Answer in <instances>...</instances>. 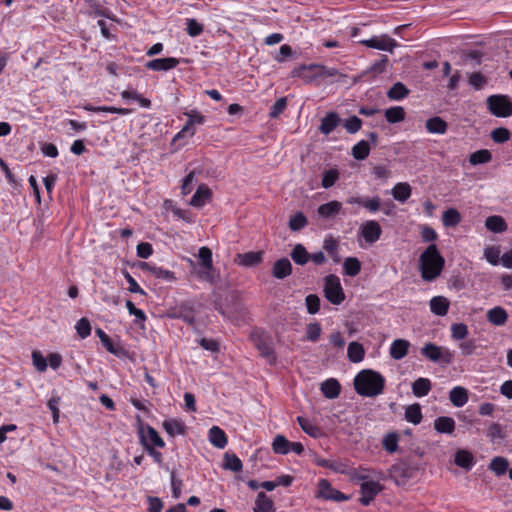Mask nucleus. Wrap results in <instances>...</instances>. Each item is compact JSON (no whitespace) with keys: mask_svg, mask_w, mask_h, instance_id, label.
Returning <instances> with one entry per match:
<instances>
[{"mask_svg":"<svg viewBox=\"0 0 512 512\" xmlns=\"http://www.w3.org/2000/svg\"><path fill=\"white\" fill-rule=\"evenodd\" d=\"M445 259L435 244H430L419 257V271L426 282L436 280L442 273Z\"/></svg>","mask_w":512,"mask_h":512,"instance_id":"f257e3e1","label":"nucleus"},{"mask_svg":"<svg viewBox=\"0 0 512 512\" xmlns=\"http://www.w3.org/2000/svg\"><path fill=\"white\" fill-rule=\"evenodd\" d=\"M353 385L360 396L376 397L383 393L385 378L377 371L363 369L355 376Z\"/></svg>","mask_w":512,"mask_h":512,"instance_id":"f03ea898","label":"nucleus"},{"mask_svg":"<svg viewBox=\"0 0 512 512\" xmlns=\"http://www.w3.org/2000/svg\"><path fill=\"white\" fill-rule=\"evenodd\" d=\"M250 338L255 348L258 350L259 355L264 358L269 365H275L277 355L272 337L264 331L254 330L250 334Z\"/></svg>","mask_w":512,"mask_h":512,"instance_id":"7ed1b4c3","label":"nucleus"},{"mask_svg":"<svg viewBox=\"0 0 512 512\" xmlns=\"http://www.w3.org/2000/svg\"><path fill=\"white\" fill-rule=\"evenodd\" d=\"M418 472V466L409 461H400L395 463L389 469V477L394 480L398 486H404L410 479L414 478Z\"/></svg>","mask_w":512,"mask_h":512,"instance_id":"20e7f679","label":"nucleus"},{"mask_svg":"<svg viewBox=\"0 0 512 512\" xmlns=\"http://www.w3.org/2000/svg\"><path fill=\"white\" fill-rule=\"evenodd\" d=\"M486 103L489 112L496 117L506 118L512 115V102L507 95H491Z\"/></svg>","mask_w":512,"mask_h":512,"instance_id":"39448f33","label":"nucleus"},{"mask_svg":"<svg viewBox=\"0 0 512 512\" xmlns=\"http://www.w3.org/2000/svg\"><path fill=\"white\" fill-rule=\"evenodd\" d=\"M421 354L425 358H427L428 360H430L431 362H434V363H441V364L448 365L453 361V354L448 348L438 346L431 342L426 343L421 348Z\"/></svg>","mask_w":512,"mask_h":512,"instance_id":"423d86ee","label":"nucleus"},{"mask_svg":"<svg viewBox=\"0 0 512 512\" xmlns=\"http://www.w3.org/2000/svg\"><path fill=\"white\" fill-rule=\"evenodd\" d=\"M324 295L334 305H339L344 301L345 294L338 276L330 274L324 278Z\"/></svg>","mask_w":512,"mask_h":512,"instance_id":"0eeeda50","label":"nucleus"},{"mask_svg":"<svg viewBox=\"0 0 512 512\" xmlns=\"http://www.w3.org/2000/svg\"><path fill=\"white\" fill-rule=\"evenodd\" d=\"M359 233L367 243L373 244L380 239L382 228L376 220H368L361 225Z\"/></svg>","mask_w":512,"mask_h":512,"instance_id":"6e6552de","label":"nucleus"},{"mask_svg":"<svg viewBox=\"0 0 512 512\" xmlns=\"http://www.w3.org/2000/svg\"><path fill=\"white\" fill-rule=\"evenodd\" d=\"M141 435L145 437L146 443H150L152 447L163 448L165 446L164 440L160 437L158 432L150 425L140 423L138 427L139 441L141 442Z\"/></svg>","mask_w":512,"mask_h":512,"instance_id":"1a4fd4ad","label":"nucleus"},{"mask_svg":"<svg viewBox=\"0 0 512 512\" xmlns=\"http://www.w3.org/2000/svg\"><path fill=\"white\" fill-rule=\"evenodd\" d=\"M263 251H249L245 253H238L235 262L244 267H255L263 261Z\"/></svg>","mask_w":512,"mask_h":512,"instance_id":"9d476101","label":"nucleus"},{"mask_svg":"<svg viewBox=\"0 0 512 512\" xmlns=\"http://www.w3.org/2000/svg\"><path fill=\"white\" fill-rule=\"evenodd\" d=\"M140 268L144 271L150 272L158 279H161V280H164L167 282H173L176 280L174 272L164 269L163 267H159L155 264L148 263V262H142V263H140Z\"/></svg>","mask_w":512,"mask_h":512,"instance_id":"9b49d317","label":"nucleus"},{"mask_svg":"<svg viewBox=\"0 0 512 512\" xmlns=\"http://www.w3.org/2000/svg\"><path fill=\"white\" fill-rule=\"evenodd\" d=\"M179 59L174 57L157 58L148 61L145 67L152 71H168L174 69L179 64Z\"/></svg>","mask_w":512,"mask_h":512,"instance_id":"f8f14e48","label":"nucleus"},{"mask_svg":"<svg viewBox=\"0 0 512 512\" xmlns=\"http://www.w3.org/2000/svg\"><path fill=\"white\" fill-rule=\"evenodd\" d=\"M319 490L321 497L324 499L334 501H344L347 499V497L342 492L334 489L326 479H321L319 481Z\"/></svg>","mask_w":512,"mask_h":512,"instance_id":"ddd939ff","label":"nucleus"},{"mask_svg":"<svg viewBox=\"0 0 512 512\" xmlns=\"http://www.w3.org/2000/svg\"><path fill=\"white\" fill-rule=\"evenodd\" d=\"M342 210V203L336 200L321 204L317 214L323 219H334Z\"/></svg>","mask_w":512,"mask_h":512,"instance_id":"4468645a","label":"nucleus"},{"mask_svg":"<svg viewBox=\"0 0 512 512\" xmlns=\"http://www.w3.org/2000/svg\"><path fill=\"white\" fill-rule=\"evenodd\" d=\"M292 265L288 258H281L274 262L272 267V275L276 279H284L291 275Z\"/></svg>","mask_w":512,"mask_h":512,"instance_id":"2eb2a0df","label":"nucleus"},{"mask_svg":"<svg viewBox=\"0 0 512 512\" xmlns=\"http://www.w3.org/2000/svg\"><path fill=\"white\" fill-rule=\"evenodd\" d=\"M341 119L336 112H328L322 118L319 130L324 135H329L340 124Z\"/></svg>","mask_w":512,"mask_h":512,"instance_id":"dca6fc26","label":"nucleus"},{"mask_svg":"<svg viewBox=\"0 0 512 512\" xmlns=\"http://www.w3.org/2000/svg\"><path fill=\"white\" fill-rule=\"evenodd\" d=\"M211 196V190L206 185H200L190 199V205L196 208L203 207Z\"/></svg>","mask_w":512,"mask_h":512,"instance_id":"f3484780","label":"nucleus"},{"mask_svg":"<svg viewBox=\"0 0 512 512\" xmlns=\"http://www.w3.org/2000/svg\"><path fill=\"white\" fill-rule=\"evenodd\" d=\"M410 343L407 340L404 339H396L392 342L390 346V356L391 358L395 360H401L403 359L409 350Z\"/></svg>","mask_w":512,"mask_h":512,"instance_id":"a211bd4d","label":"nucleus"},{"mask_svg":"<svg viewBox=\"0 0 512 512\" xmlns=\"http://www.w3.org/2000/svg\"><path fill=\"white\" fill-rule=\"evenodd\" d=\"M455 420L449 416H439L434 420V429L438 433L452 434L455 430Z\"/></svg>","mask_w":512,"mask_h":512,"instance_id":"6ab92c4d","label":"nucleus"},{"mask_svg":"<svg viewBox=\"0 0 512 512\" xmlns=\"http://www.w3.org/2000/svg\"><path fill=\"white\" fill-rule=\"evenodd\" d=\"M208 438L210 443L219 449L225 448L228 443L225 432L218 426H213L209 429Z\"/></svg>","mask_w":512,"mask_h":512,"instance_id":"aec40b11","label":"nucleus"},{"mask_svg":"<svg viewBox=\"0 0 512 512\" xmlns=\"http://www.w3.org/2000/svg\"><path fill=\"white\" fill-rule=\"evenodd\" d=\"M450 302L444 296H434L430 300V310L437 316H445L448 313Z\"/></svg>","mask_w":512,"mask_h":512,"instance_id":"412c9836","label":"nucleus"},{"mask_svg":"<svg viewBox=\"0 0 512 512\" xmlns=\"http://www.w3.org/2000/svg\"><path fill=\"white\" fill-rule=\"evenodd\" d=\"M321 392L326 398L335 399L341 392V385L334 378L327 379L321 384Z\"/></svg>","mask_w":512,"mask_h":512,"instance_id":"4be33fe9","label":"nucleus"},{"mask_svg":"<svg viewBox=\"0 0 512 512\" xmlns=\"http://www.w3.org/2000/svg\"><path fill=\"white\" fill-rule=\"evenodd\" d=\"M468 399V391L464 387L455 386L449 392V400L455 407H463Z\"/></svg>","mask_w":512,"mask_h":512,"instance_id":"5701e85b","label":"nucleus"},{"mask_svg":"<svg viewBox=\"0 0 512 512\" xmlns=\"http://www.w3.org/2000/svg\"><path fill=\"white\" fill-rule=\"evenodd\" d=\"M393 198L401 203H405L412 194L411 186L407 182H399L392 189Z\"/></svg>","mask_w":512,"mask_h":512,"instance_id":"b1692460","label":"nucleus"},{"mask_svg":"<svg viewBox=\"0 0 512 512\" xmlns=\"http://www.w3.org/2000/svg\"><path fill=\"white\" fill-rule=\"evenodd\" d=\"M425 127L431 134H445L448 124L439 116H434L426 121Z\"/></svg>","mask_w":512,"mask_h":512,"instance_id":"393cba45","label":"nucleus"},{"mask_svg":"<svg viewBox=\"0 0 512 512\" xmlns=\"http://www.w3.org/2000/svg\"><path fill=\"white\" fill-rule=\"evenodd\" d=\"M431 388L432 383L428 378L420 377L412 383V392L418 398L427 396Z\"/></svg>","mask_w":512,"mask_h":512,"instance_id":"a878e982","label":"nucleus"},{"mask_svg":"<svg viewBox=\"0 0 512 512\" xmlns=\"http://www.w3.org/2000/svg\"><path fill=\"white\" fill-rule=\"evenodd\" d=\"M165 210L170 211L177 219H182L187 223L194 222L188 211L179 208L173 200L166 199L163 204Z\"/></svg>","mask_w":512,"mask_h":512,"instance_id":"bb28decb","label":"nucleus"},{"mask_svg":"<svg viewBox=\"0 0 512 512\" xmlns=\"http://www.w3.org/2000/svg\"><path fill=\"white\" fill-rule=\"evenodd\" d=\"M254 512H275L274 503L265 492L258 493L255 500Z\"/></svg>","mask_w":512,"mask_h":512,"instance_id":"cd10ccee","label":"nucleus"},{"mask_svg":"<svg viewBox=\"0 0 512 512\" xmlns=\"http://www.w3.org/2000/svg\"><path fill=\"white\" fill-rule=\"evenodd\" d=\"M384 116L389 124H396L405 119L406 112L402 106H392L384 111Z\"/></svg>","mask_w":512,"mask_h":512,"instance_id":"c85d7f7f","label":"nucleus"},{"mask_svg":"<svg viewBox=\"0 0 512 512\" xmlns=\"http://www.w3.org/2000/svg\"><path fill=\"white\" fill-rule=\"evenodd\" d=\"M454 462L457 466L466 470H471L475 464L472 453L467 450H458L455 453Z\"/></svg>","mask_w":512,"mask_h":512,"instance_id":"c756f323","label":"nucleus"},{"mask_svg":"<svg viewBox=\"0 0 512 512\" xmlns=\"http://www.w3.org/2000/svg\"><path fill=\"white\" fill-rule=\"evenodd\" d=\"M409 93V89L402 82H396L387 91V97L392 101H401L406 98Z\"/></svg>","mask_w":512,"mask_h":512,"instance_id":"7c9ffc66","label":"nucleus"},{"mask_svg":"<svg viewBox=\"0 0 512 512\" xmlns=\"http://www.w3.org/2000/svg\"><path fill=\"white\" fill-rule=\"evenodd\" d=\"M485 226L489 231L494 233H502L507 230V224L504 218L498 215L487 217Z\"/></svg>","mask_w":512,"mask_h":512,"instance_id":"2f4dec72","label":"nucleus"},{"mask_svg":"<svg viewBox=\"0 0 512 512\" xmlns=\"http://www.w3.org/2000/svg\"><path fill=\"white\" fill-rule=\"evenodd\" d=\"M392 42H393V39H391L389 37H383V38L372 37L368 40L361 41V43H363L367 47L375 48V49L383 50V51L391 50Z\"/></svg>","mask_w":512,"mask_h":512,"instance_id":"473e14b6","label":"nucleus"},{"mask_svg":"<svg viewBox=\"0 0 512 512\" xmlns=\"http://www.w3.org/2000/svg\"><path fill=\"white\" fill-rule=\"evenodd\" d=\"M508 314L502 307H494L487 312V319L490 323L501 326L507 321Z\"/></svg>","mask_w":512,"mask_h":512,"instance_id":"72a5a7b5","label":"nucleus"},{"mask_svg":"<svg viewBox=\"0 0 512 512\" xmlns=\"http://www.w3.org/2000/svg\"><path fill=\"white\" fill-rule=\"evenodd\" d=\"M297 422L301 429L309 436L317 439L323 435L322 429L319 426L312 424L308 419L298 416Z\"/></svg>","mask_w":512,"mask_h":512,"instance_id":"f704fd0d","label":"nucleus"},{"mask_svg":"<svg viewBox=\"0 0 512 512\" xmlns=\"http://www.w3.org/2000/svg\"><path fill=\"white\" fill-rule=\"evenodd\" d=\"M348 359L353 363H359L364 359L365 350L362 344L358 342H351L347 349Z\"/></svg>","mask_w":512,"mask_h":512,"instance_id":"c9c22d12","label":"nucleus"},{"mask_svg":"<svg viewBox=\"0 0 512 512\" xmlns=\"http://www.w3.org/2000/svg\"><path fill=\"white\" fill-rule=\"evenodd\" d=\"M292 260L298 265H305L310 260V254L302 244H296L290 252Z\"/></svg>","mask_w":512,"mask_h":512,"instance_id":"e433bc0d","label":"nucleus"},{"mask_svg":"<svg viewBox=\"0 0 512 512\" xmlns=\"http://www.w3.org/2000/svg\"><path fill=\"white\" fill-rule=\"evenodd\" d=\"M489 469L494 472L496 476H502L509 470V461L505 457L496 456L491 460Z\"/></svg>","mask_w":512,"mask_h":512,"instance_id":"4c0bfd02","label":"nucleus"},{"mask_svg":"<svg viewBox=\"0 0 512 512\" xmlns=\"http://www.w3.org/2000/svg\"><path fill=\"white\" fill-rule=\"evenodd\" d=\"M461 219V214L455 208H448L442 215V222L445 227H455L461 222Z\"/></svg>","mask_w":512,"mask_h":512,"instance_id":"58836bf2","label":"nucleus"},{"mask_svg":"<svg viewBox=\"0 0 512 512\" xmlns=\"http://www.w3.org/2000/svg\"><path fill=\"white\" fill-rule=\"evenodd\" d=\"M344 274L355 277L361 271V262L356 257H347L343 262Z\"/></svg>","mask_w":512,"mask_h":512,"instance_id":"ea45409f","label":"nucleus"},{"mask_svg":"<svg viewBox=\"0 0 512 512\" xmlns=\"http://www.w3.org/2000/svg\"><path fill=\"white\" fill-rule=\"evenodd\" d=\"M421 406L418 403L409 405L405 409V419L412 424H419L422 421Z\"/></svg>","mask_w":512,"mask_h":512,"instance_id":"a19ab883","label":"nucleus"},{"mask_svg":"<svg viewBox=\"0 0 512 512\" xmlns=\"http://www.w3.org/2000/svg\"><path fill=\"white\" fill-rule=\"evenodd\" d=\"M383 488L384 487L378 481L374 480L364 481L360 485L361 494H366L367 496L374 498L383 490Z\"/></svg>","mask_w":512,"mask_h":512,"instance_id":"79ce46f5","label":"nucleus"},{"mask_svg":"<svg viewBox=\"0 0 512 512\" xmlns=\"http://www.w3.org/2000/svg\"><path fill=\"white\" fill-rule=\"evenodd\" d=\"M195 273L200 280L206 281L210 284H216L218 281V275L216 274V271L213 266L212 268L200 266L198 269L195 270Z\"/></svg>","mask_w":512,"mask_h":512,"instance_id":"37998d69","label":"nucleus"},{"mask_svg":"<svg viewBox=\"0 0 512 512\" xmlns=\"http://www.w3.org/2000/svg\"><path fill=\"white\" fill-rule=\"evenodd\" d=\"M370 145L368 141L361 140L352 147V156L356 160H364L369 156Z\"/></svg>","mask_w":512,"mask_h":512,"instance_id":"c03bdc74","label":"nucleus"},{"mask_svg":"<svg viewBox=\"0 0 512 512\" xmlns=\"http://www.w3.org/2000/svg\"><path fill=\"white\" fill-rule=\"evenodd\" d=\"M162 426L170 436L182 435L185 432L183 423L175 419L165 420Z\"/></svg>","mask_w":512,"mask_h":512,"instance_id":"a18cd8bd","label":"nucleus"},{"mask_svg":"<svg viewBox=\"0 0 512 512\" xmlns=\"http://www.w3.org/2000/svg\"><path fill=\"white\" fill-rule=\"evenodd\" d=\"M223 468L233 472H240L243 468V464L237 455L226 453L224 456Z\"/></svg>","mask_w":512,"mask_h":512,"instance_id":"49530a36","label":"nucleus"},{"mask_svg":"<svg viewBox=\"0 0 512 512\" xmlns=\"http://www.w3.org/2000/svg\"><path fill=\"white\" fill-rule=\"evenodd\" d=\"M492 160V154L487 149H481L476 152H473L469 156V162L471 165H479V164H485Z\"/></svg>","mask_w":512,"mask_h":512,"instance_id":"de8ad7c7","label":"nucleus"},{"mask_svg":"<svg viewBox=\"0 0 512 512\" xmlns=\"http://www.w3.org/2000/svg\"><path fill=\"white\" fill-rule=\"evenodd\" d=\"M450 331L451 338L455 341L465 340L469 334L468 326L464 323H453Z\"/></svg>","mask_w":512,"mask_h":512,"instance_id":"09e8293b","label":"nucleus"},{"mask_svg":"<svg viewBox=\"0 0 512 512\" xmlns=\"http://www.w3.org/2000/svg\"><path fill=\"white\" fill-rule=\"evenodd\" d=\"M290 441L283 435H277L272 443L273 451L276 454L286 455L289 453Z\"/></svg>","mask_w":512,"mask_h":512,"instance_id":"8fccbe9b","label":"nucleus"},{"mask_svg":"<svg viewBox=\"0 0 512 512\" xmlns=\"http://www.w3.org/2000/svg\"><path fill=\"white\" fill-rule=\"evenodd\" d=\"M308 224L307 217L302 212H297L290 217L288 226L292 231H299Z\"/></svg>","mask_w":512,"mask_h":512,"instance_id":"3c124183","label":"nucleus"},{"mask_svg":"<svg viewBox=\"0 0 512 512\" xmlns=\"http://www.w3.org/2000/svg\"><path fill=\"white\" fill-rule=\"evenodd\" d=\"M399 435L396 432L386 434L382 440L384 449L389 453H394L398 449Z\"/></svg>","mask_w":512,"mask_h":512,"instance_id":"603ef678","label":"nucleus"},{"mask_svg":"<svg viewBox=\"0 0 512 512\" xmlns=\"http://www.w3.org/2000/svg\"><path fill=\"white\" fill-rule=\"evenodd\" d=\"M469 84L475 90H482L488 83V79L481 72H473L468 74Z\"/></svg>","mask_w":512,"mask_h":512,"instance_id":"864d4df0","label":"nucleus"},{"mask_svg":"<svg viewBox=\"0 0 512 512\" xmlns=\"http://www.w3.org/2000/svg\"><path fill=\"white\" fill-rule=\"evenodd\" d=\"M486 435L493 443H495L505 437V431L500 424L492 423L488 427Z\"/></svg>","mask_w":512,"mask_h":512,"instance_id":"5fc2aeb1","label":"nucleus"},{"mask_svg":"<svg viewBox=\"0 0 512 512\" xmlns=\"http://www.w3.org/2000/svg\"><path fill=\"white\" fill-rule=\"evenodd\" d=\"M339 179V172L337 169H329L323 173L321 185L323 188L328 189L332 187Z\"/></svg>","mask_w":512,"mask_h":512,"instance_id":"6e6d98bb","label":"nucleus"},{"mask_svg":"<svg viewBox=\"0 0 512 512\" xmlns=\"http://www.w3.org/2000/svg\"><path fill=\"white\" fill-rule=\"evenodd\" d=\"M204 30V27L194 18L186 19V32L191 37L199 36Z\"/></svg>","mask_w":512,"mask_h":512,"instance_id":"4d7b16f0","label":"nucleus"},{"mask_svg":"<svg viewBox=\"0 0 512 512\" xmlns=\"http://www.w3.org/2000/svg\"><path fill=\"white\" fill-rule=\"evenodd\" d=\"M321 300L316 294H309L305 298V305L307 308V312L311 315H314L320 310Z\"/></svg>","mask_w":512,"mask_h":512,"instance_id":"13d9d810","label":"nucleus"},{"mask_svg":"<svg viewBox=\"0 0 512 512\" xmlns=\"http://www.w3.org/2000/svg\"><path fill=\"white\" fill-rule=\"evenodd\" d=\"M344 128L350 134L357 133L362 127V120L353 115L347 118L343 123Z\"/></svg>","mask_w":512,"mask_h":512,"instance_id":"bf43d9fd","label":"nucleus"},{"mask_svg":"<svg viewBox=\"0 0 512 512\" xmlns=\"http://www.w3.org/2000/svg\"><path fill=\"white\" fill-rule=\"evenodd\" d=\"M287 107V98L281 97L279 98L270 108L269 117L270 118H278Z\"/></svg>","mask_w":512,"mask_h":512,"instance_id":"052dcab7","label":"nucleus"},{"mask_svg":"<svg viewBox=\"0 0 512 512\" xmlns=\"http://www.w3.org/2000/svg\"><path fill=\"white\" fill-rule=\"evenodd\" d=\"M198 258L201 261L200 266H205L206 268H212L213 260H212V251L210 248L204 246L201 247L198 251Z\"/></svg>","mask_w":512,"mask_h":512,"instance_id":"680f3d73","label":"nucleus"},{"mask_svg":"<svg viewBox=\"0 0 512 512\" xmlns=\"http://www.w3.org/2000/svg\"><path fill=\"white\" fill-rule=\"evenodd\" d=\"M32 361L35 369L38 372L46 371L48 366L47 359L42 355L40 351L35 350L32 352Z\"/></svg>","mask_w":512,"mask_h":512,"instance_id":"e2e57ef3","label":"nucleus"},{"mask_svg":"<svg viewBox=\"0 0 512 512\" xmlns=\"http://www.w3.org/2000/svg\"><path fill=\"white\" fill-rule=\"evenodd\" d=\"M362 207L370 213H375L381 209V198L379 196L364 197Z\"/></svg>","mask_w":512,"mask_h":512,"instance_id":"0e129e2a","label":"nucleus"},{"mask_svg":"<svg viewBox=\"0 0 512 512\" xmlns=\"http://www.w3.org/2000/svg\"><path fill=\"white\" fill-rule=\"evenodd\" d=\"M75 329L77 331V334L82 338L85 339L91 334V325L88 319L81 318L77 321L75 325Z\"/></svg>","mask_w":512,"mask_h":512,"instance_id":"69168bd1","label":"nucleus"},{"mask_svg":"<svg viewBox=\"0 0 512 512\" xmlns=\"http://www.w3.org/2000/svg\"><path fill=\"white\" fill-rule=\"evenodd\" d=\"M490 136L495 143H504L510 139V132L504 127H499L492 130Z\"/></svg>","mask_w":512,"mask_h":512,"instance_id":"338daca9","label":"nucleus"},{"mask_svg":"<svg viewBox=\"0 0 512 512\" xmlns=\"http://www.w3.org/2000/svg\"><path fill=\"white\" fill-rule=\"evenodd\" d=\"M60 400H61V398L59 396H53L47 402V406L50 409V411L52 412L54 424H57L59 422L60 410H59L58 406H59Z\"/></svg>","mask_w":512,"mask_h":512,"instance_id":"774afa93","label":"nucleus"}]
</instances>
